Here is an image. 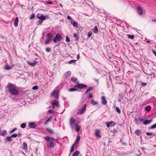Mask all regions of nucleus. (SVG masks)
Listing matches in <instances>:
<instances>
[{
    "instance_id": "31",
    "label": "nucleus",
    "mask_w": 156,
    "mask_h": 156,
    "mask_svg": "<svg viewBox=\"0 0 156 156\" xmlns=\"http://www.w3.org/2000/svg\"><path fill=\"white\" fill-rule=\"evenodd\" d=\"M115 110L117 111V112H118V114H120L121 113V111L120 110L119 108L118 107H116L115 108Z\"/></svg>"
},
{
    "instance_id": "63",
    "label": "nucleus",
    "mask_w": 156,
    "mask_h": 156,
    "mask_svg": "<svg viewBox=\"0 0 156 156\" xmlns=\"http://www.w3.org/2000/svg\"><path fill=\"white\" fill-rule=\"evenodd\" d=\"M80 58V56L79 54H78L77 56V58L78 59H79Z\"/></svg>"
},
{
    "instance_id": "44",
    "label": "nucleus",
    "mask_w": 156,
    "mask_h": 156,
    "mask_svg": "<svg viewBox=\"0 0 156 156\" xmlns=\"http://www.w3.org/2000/svg\"><path fill=\"white\" fill-rule=\"evenodd\" d=\"M66 41L67 42H69L70 41V40L68 36H66Z\"/></svg>"
},
{
    "instance_id": "12",
    "label": "nucleus",
    "mask_w": 156,
    "mask_h": 156,
    "mask_svg": "<svg viewBox=\"0 0 156 156\" xmlns=\"http://www.w3.org/2000/svg\"><path fill=\"white\" fill-rule=\"evenodd\" d=\"M28 126L30 128H34L36 127V125L34 122H30L29 123Z\"/></svg>"
},
{
    "instance_id": "1",
    "label": "nucleus",
    "mask_w": 156,
    "mask_h": 156,
    "mask_svg": "<svg viewBox=\"0 0 156 156\" xmlns=\"http://www.w3.org/2000/svg\"><path fill=\"white\" fill-rule=\"evenodd\" d=\"M9 92L10 94L16 95L18 94V91L15 87L12 84H9L8 87Z\"/></svg>"
},
{
    "instance_id": "62",
    "label": "nucleus",
    "mask_w": 156,
    "mask_h": 156,
    "mask_svg": "<svg viewBox=\"0 0 156 156\" xmlns=\"http://www.w3.org/2000/svg\"><path fill=\"white\" fill-rule=\"evenodd\" d=\"M77 144H78V143H76V142H75L74 143V144L73 145L75 147V146Z\"/></svg>"
},
{
    "instance_id": "52",
    "label": "nucleus",
    "mask_w": 156,
    "mask_h": 156,
    "mask_svg": "<svg viewBox=\"0 0 156 156\" xmlns=\"http://www.w3.org/2000/svg\"><path fill=\"white\" fill-rule=\"evenodd\" d=\"M51 119H52V118H51V117H50L45 122V123H46L47 122H48L50 121H51Z\"/></svg>"
},
{
    "instance_id": "28",
    "label": "nucleus",
    "mask_w": 156,
    "mask_h": 156,
    "mask_svg": "<svg viewBox=\"0 0 156 156\" xmlns=\"http://www.w3.org/2000/svg\"><path fill=\"white\" fill-rule=\"evenodd\" d=\"M23 146L25 150H26L27 149V145L26 143L25 142H23Z\"/></svg>"
},
{
    "instance_id": "61",
    "label": "nucleus",
    "mask_w": 156,
    "mask_h": 156,
    "mask_svg": "<svg viewBox=\"0 0 156 156\" xmlns=\"http://www.w3.org/2000/svg\"><path fill=\"white\" fill-rule=\"evenodd\" d=\"M55 105L52 103V106L53 109L55 108Z\"/></svg>"
},
{
    "instance_id": "14",
    "label": "nucleus",
    "mask_w": 156,
    "mask_h": 156,
    "mask_svg": "<svg viewBox=\"0 0 156 156\" xmlns=\"http://www.w3.org/2000/svg\"><path fill=\"white\" fill-rule=\"evenodd\" d=\"M41 16H37V18L40 20H44L46 19V17L43 14H41Z\"/></svg>"
},
{
    "instance_id": "18",
    "label": "nucleus",
    "mask_w": 156,
    "mask_h": 156,
    "mask_svg": "<svg viewBox=\"0 0 156 156\" xmlns=\"http://www.w3.org/2000/svg\"><path fill=\"white\" fill-rule=\"evenodd\" d=\"M80 128V126L79 125H75L74 127L75 129L77 132H78L79 131Z\"/></svg>"
},
{
    "instance_id": "24",
    "label": "nucleus",
    "mask_w": 156,
    "mask_h": 156,
    "mask_svg": "<svg viewBox=\"0 0 156 156\" xmlns=\"http://www.w3.org/2000/svg\"><path fill=\"white\" fill-rule=\"evenodd\" d=\"M46 129L47 131H48L51 134H53L54 133V131L52 129L49 128H47Z\"/></svg>"
},
{
    "instance_id": "35",
    "label": "nucleus",
    "mask_w": 156,
    "mask_h": 156,
    "mask_svg": "<svg viewBox=\"0 0 156 156\" xmlns=\"http://www.w3.org/2000/svg\"><path fill=\"white\" fill-rule=\"evenodd\" d=\"M34 17H35V15H34V14L32 13L30 17V20H31V19L34 18Z\"/></svg>"
},
{
    "instance_id": "21",
    "label": "nucleus",
    "mask_w": 156,
    "mask_h": 156,
    "mask_svg": "<svg viewBox=\"0 0 156 156\" xmlns=\"http://www.w3.org/2000/svg\"><path fill=\"white\" fill-rule=\"evenodd\" d=\"M12 66H9L8 65H6L5 67V69L6 70H10L12 69Z\"/></svg>"
},
{
    "instance_id": "30",
    "label": "nucleus",
    "mask_w": 156,
    "mask_h": 156,
    "mask_svg": "<svg viewBox=\"0 0 156 156\" xmlns=\"http://www.w3.org/2000/svg\"><path fill=\"white\" fill-rule=\"evenodd\" d=\"M128 37L129 38H131V39H133L134 38V36L133 35H130L127 34Z\"/></svg>"
},
{
    "instance_id": "40",
    "label": "nucleus",
    "mask_w": 156,
    "mask_h": 156,
    "mask_svg": "<svg viewBox=\"0 0 156 156\" xmlns=\"http://www.w3.org/2000/svg\"><path fill=\"white\" fill-rule=\"evenodd\" d=\"M46 50L48 52H50L51 51V49L49 48H46Z\"/></svg>"
},
{
    "instance_id": "53",
    "label": "nucleus",
    "mask_w": 156,
    "mask_h": 156,
    "mask_svg": "<svg viewBox=\"0 0 156 156\" xmlns=\"http://www.w3.org/2000/svg\"><path fill=\"white\" fill-rule=\"evenodd\" d=\"M74 146H72L71 149V150H70V152H72L74 150Z\"/></svg>"
},
{
    "instance_id": "26",
    "label": "nucleus",
    "mask_w": 156,
    "mask_h": 156,
    "mask_svg": "<svg viewBox=\"0 0 156 156\" xmlns=\"http://www.w3.org/2000/svg\"><path fill=\"white\" fill-rule=\"evenodd\" d=\"M70 75L71 72L70 71H68L65 73V74L64 75V76L65 77H67Z\"/></svg>"
},
{
    "instance_id": "7",
    "label": "nucleus",
    "mask_w": 156,
    "mask_h": 156,
    "mask_svg": "<svg viewBox=\"0 0 156 156\" xmlns=\"http://www.w3.org/2000/svg\"><path fill=\"white\" fill-rule=\"evenodd\" d=\"M55 94H56V97L57 98H58L59 97V92L57 90H54L51 93V96L52 97L54 96Z\"/></svg>"
},
{
    "instance_id": "15",
    "label": "nucleus",
    "mask_w": 156,
    "mask_h": 156,
    "mask_svg": "<svg viewBox=\"0 0 156 156\" xmlns=\"http://www.w3.org/2000/svg\"><path fill=\"white\" fill-rule=\"evenodd\" d=\"M52 103L54 104L55 106H56L57 107H60L59 101H58L54 100Z\"/></svg>"
},
{
    "instance_id": "60",
    "label": "nucleus",
    "mask_w": 156,
    "mask_h": 156,
    "mask_svg": "<svg viewBox=\"0 0 156 156\" xmlns=\"http://www.w3.org/2000/svg\"><path fill=\"white\" fill-rule=\"evenodd\" d=\"M152 52L156 56V52L154 50H153Z\"/></svg>"
},
{
    "instance_id": "64",
    "label": "nucleus",
    "mask_w": 156,
    "mask_h": 156,
    "mask_svg": "<svg viewBox=\"0 0 156 156\" xmlns=\"http://www.w3.org/2000/svg\"><path fill=\"white\" fill-rule=\"evenodd\" d=\"M22 135L21 133H18V135L19 136H21Z\"/></svg>"
},
{
    "instance_id": "4",
    "label": "nucleus",
    "mask_w": 156,
    "mask_h": 156,
    "mask_svg": "<svg viewBox=\"0 0 156 156\" xmlns=\"http://www.w3.org/2000/svg\"><path fill=\"white\" fill-rule=\"evenodd\" d=\"M87 87V86L86 85L80 83H78L74 86V87H77L80 89H83Z\"/></svg>"
},
{
    "instance_id": "54",
    "label": "nucleus",
    "mask_w": 156,
    "mask_h": 156,
    "mask_svg": "<svg viewBox=\"0 0 156 156\" xmlns=\"http://www.w3.org/2000/svg\"><path fill=\"white\" fill-rule=\"evenodd\" d=\"M16 129H17L16 128H14L11 131L10 133H12L13 132L15 131L16 130Z\"/></svg>"
},
{
    "instance_id": "36",
    "label": "nucleus",
    "mask_w": 156,
    "mask_h": 156,
    "mask_svg": "<svg viewBox=\"0 0 156 156\" xmlns=\"http://www.w3.org/2000/svg\"><path fill=\"white\" fill-rule=\"evenodd\" d=\"M71 80L73 81V82H76V81H77V79L76 78H75V77H72L71 78Z\"/></svg>"
},
{
    "instance_id": "23",
    "label": "nucleus",
    "mask_w": 156,
    "mask_h": 156,
    "mask_svg": "<svg viewBox=\"0 0 156 156\" xmlns=\"http://www.w3.org/2000/svg\"><path fill=\"white\" fill-rule=\"evenodd\" d=\"M7 134V131L6 130H4L2 131L1 133V135L3 136H5Z\"/></svg>"
},
{
    "instance_id": "41",
    "label": "nucleus",
    "mask_w": 156,
    "mask_h": 156,
    "mask_svg": "<svg viewBox=\"0 0 156 156\" xmlns=\"http://www.w3.org/2000/svg\"><path fill=\"white\" fill-rule=\"evenodd\" d=\"M38 87L37 86H35L33 87L32 89L34 90H36L38 89Z\"/></svg>"
},
{
    "instance_id": "55",
    "label": "nucleus",
    "mask_w": 156,
    "mask_h": 156,
    "mask_svg": "<svg viewBox=\"0 0 156 156\" xmlns=\"http://www.w3.org/2000/svg\"><path fill=\"white\" fill-rule=\"evenodd\" d=\"M93 97V95L92 94L90 93L89 94L88 97L91 98Z\"/></svg>"
},
{
    "instance_id": "22",
    "label": "nucleus",
    "mask_w": 156,
    "mask_h": 156,
    "mask_svg": "<svg viewBox=\"0 0 156 156\" xmlns=\"http://www.w3.org/2000/svg\"><path fill=\"white\" fill-rule=\"evenodd\" d=\"M145 110L148 111L149 112L151 110V107L150 106H147L145 108Z\"/></svg>"
},
{
    "instance_id": "8",
    "label": "nucleus",
    "mask_w": 156,
    "mask_h": 156,
    "mask_svg": "<svg viewBox=\"0 0 156 156\" xmlns=\"http://www.w3.org/2000/svg\"><path fill=\"white\" fill-rule=\"evenodd\" d=\"M71 24L74 27H75L76 28H77L78 27V24L77 22L74 20L73 21H71Z\"/></svg>"
},
{
    "instance_id": "27",
    "label": "nucleus",
    "mask_w": 156,
    "mask_h": 156,
    "mask_svg": "<svg viewBox=\"0 0 156 156\" xmlns=\"http://www.w3.org/2000/svg\"><path fill=\"white\" fill-rule=\"evenodd\" d=\"M80 154V152L78 151H76L74 152L73 154V156H77Z\"/></svg>"
},
{
    "instance_id": "2",
    "label": "nucleus",
    "mask_w": 156,
    "mask_h": 156,
    "mask_svg": "<svg viewBox=\"0 0 156 156\" xmlns=\"http://www.w3.org/2000/svg\"><path fill=\"white\" fill-rule=\"evenodd\" d=\"M47 39L45 42V44H48L50 43V41L52 40L53 38L52 34L51 33H48L46 35Z\"/></svg>"
},
{
    "instance_id": "9",
    "label": "nucleus",
    "mask_w": 156,
    "mask_h": 156,
    "mask_svg": "<svg viewBox=\"0 0 156 156\" xmlns=\"http://www.w3.org/2000/svg\"><path fill=\"white\" fill-rule=\"evenodd\" d=\"M100 131L99 129L95 130V135L97 137L101 138V135L100 134Z\"/></svg>"
},
{
    "instance_id": "39",
    "label": "nucleus",
    "mask_w": 156,
    "mask_h": 156,
    "mask_svg": "<svg viewBox=\"0 0 156 156\" xmlns=\"http://www.w3.org/2000/svg\"><path fill=\"white\" fill-rule=\"evenodd\" d=\"M77 89L75 88H71L69 90V91L71 92L76 91Z\"/></svg>"
},
{
    "instance_id": "6",
    "label": "nucleus",
    "mask_w": 156,
    "mask_h": 156,
    "mask_svg": "<svg viewBox=\"0 0 156 156\" xmlns=\"http://www.w3.org/2000/svg\"><path fill=\"white\" fill-rule=\"evenodd\" d=\"M75 122V120L73 118H71L70 119V124L71 127L72 129H73L74 127V124Z\"/></svg>"
},
{
    "instance_id": "3",
    "label": "nucleus",
    "mask_w": 156,
    "mask_h": 156,
    "mask_svg": "<svg viewBox=\"0 0 156 156\" xmlns=\"http://www.w3.org/2000/svg\"><path fill=\"white\" fill-rule=\"evenodd\" d=\"M62 38L61 34L58 33L55 37L53 39L54 42L55 43H57L60 41L62 39Z\"/></svg>"
},
{
    "instance_id": "59",
    "label": "nucleus",
    "mask_w": 156,
    "mask_h": 156,
    "mask_svg": "<svg viewBox=\"0 0 156 156\" xmlns=\"http://www.w3.org/2000/svg\"><path fill=\"white\" fill-rule=\"evenodd\" d=\"M48 112L51 113H53L54 112L52 110H48Z\"/></svg>"
},
{
    "instance_id": "10",
    "label": "nucleus",
    "mask_w": 156,
    "mask_h": 156,
    "mask_svg": "<svg viewBox=\"0 0 156 156\" xmlns=\"http://www.w3.org/2000/svg\"><path fill=\"white\" fill-rule=\"evenodd\" d=\"M137 10L138 13L140 15H142L143 14V11L140 7L138 6L137 7Z\"/></svg>"
},
{
    "instance_id": "16",
    "label": "nucleus",
    "mask_w": 156,
    "mask_h": 156,
    "mask_svg": "<svg viewBox=\"0 0 156 156\" xmlns=\"http://www.w3.org/2000/svg\"><path fill=\"white\" fill-rule=\"evenodd\" d=\"M45 140L47 141H49L52 140H54V138L52 137H50L48 136L45 137L44 138Z\"/></svg>"
},
{
    "instance_id": "32",
    "label": "nucleus",
    "mask_w": 156,
    "mask_h": 156,
    "mask_svg": "<svg viewBox=\"0 0 156 156\" xmlns=\"http://www.w3.org/2000/svg\"><path fill=\"white\" fill-rule=\"evenodd\" d=\"M26 126V124L25 123H23L21 124L20 125V127L22 128H25Z\"/></svg>"
},
{
    "instance_id": "51",
    "label": "nucleus",
    "mask_w": 156,
    "mask_h": 156,
    "mask_svg": "<svg viewBox=\"0 0 156 156\" xmlns=\"http://www.w3.org/2000/svg\"><path fill=\"white\" fill-rule=\"evenodd\" d=\"M156 128V123L154 125H152L151 126V129H154Z\"/></svg>"
},
{
    "instance_id": "38",
    "label": "nucleus",
    "mask_w": 156,
    "mask_h": 156,
    "mask_svg": "<svg viewBox=\"0 0 156 156\" xmlns=\"http://www.w3.org/2000/svg\"><path fill=\"white\" fill-rule=\"evenodd\" d=\"M18 136V134L17 133H14L11 135V136L12 137H13L14 138Z\"/></svg>"
},
{
    "instance_id": "34",
    "label": "nucleus",
    "mask_w": 156,
    "mask_h": 156,
    "mask_svg": "<svg viewBox=\"0 0 156 156\" xmlns=\"http://www.w3.org/2000/svg\"><path fill=\"white\" fill-rule=\"evenodd\" d=\"M80 136H78L76 139L75 142L78 144L79 143V141L80 140Z\"/></svg>"
},
{
    "instance_id": "11",
    "label": "nucleus",
    "mask_w": 156,
    "mask_h": 156,
    "mask_svg": "<svg viewBox=\"0 0 156 156\" xmlns=\"http://www.w3.org/2000/svg\"><path fill=\"white\" fill-rule=\"evenodd\" d=\"M102 103L104 105H105L107 104V101H106L105 97L104 96H102L101 97Z\"/></svg>"
},
{
    "instance_id": "25",
    "label": "nucleus",
    "mask_w": 156,
    "mask_h": 156,
    "mask_svg": "<svg viewBox=\"0 0 156 156\" xmlns=\"http://www.w3.org/2000/svg\"><path fill=\"white\" fill-rule=\"evenodd\" d=\"M91 103L94 105H95L98 104V102L95 101L94 100L92 99L91 101Z\"/></svg>"
},
{
    "instance_id": "19",
    "label": "nucleus",
    "mask_w": 156,
    "mask_h": 156,
    "mask_svg": "<svg viewBox=\"0 0 156 156\" xmlns=\"http://www.w3.org/2000/svg\"><path fill=\"white\" fill-rule=\"evenodd\" d=\"M93 31L94 33L97 34L98 32V29L97 26H95L93 29Z\"/></svg>"
},
{
    "instance_id": "13",
    "label": "nucleus",
    "mask_w": 156,
    "mask_h": 156,
    "mask_svg": "<svg viewBox=\"0 0 156 156\" xmlns=\"http://www.w3.org/2000/svg\"><path fill=\"white\" fill-rule=\"evenodd\" d=\"M18 18L16 17L15 19V21L14 22V26L15 27H17L18 26Z\"/></svg>"
},
{
    "instance_id": "43",
    "label": "nucleus",
    "mask_w": 156,
    "mask_h": 156,
    "mask_svg": "<svg viewBox=\"0 0 156 156\" xmlns=\"http://www.w3.org/2000/svg\"><path fill=\"white\" fill-rule=\"evenodd\" d=\"M135 133L136 134L139 135L140 133V131L139 130H137L135 131Z\"/></svg>"
},
{
    "instance_id": "49",
    "label": "nucleus",
    "mask_w": 156,
    "mask_h": 156,
    "mask_svg": "<svg viewBox=\"0 0 156 156\" xmlns=\"http://www.w3.org/2000/svg\"><path fill=\"white\" fill-rule=\"evenodd\" d=\"M146 134L148 136H151L153 135V133L151 132V133H149V132H147L146 133Z\"/></svg>"
},
{
    "instance_id": "33",
    "label": "nucleus",
    "mask_w": 156,
    "mask_h": 156,
    "mask_svg": "<svg viewBox=\"0 0 156 156\" xmlns=\"http://www.w3.org/2000/svg\"><path fill=\"white\" fill-rule=\"evenodd\" d=\"M110 122V123L111 126H113L115 125V123L113 121H111Z\"/></svg>"
},
{
    "instance_id": "20",
    "label": "nucleus",
    "mask_w": 156,
    "mask_h": 156,
    "mask_svg": "<svg viewBox=\"0 0 156 156\" xmlns=\"http://www.w3.org/2000/svg\"><path fill=\"white\" fill-rule=\"evenodd\" d=\"M28 63L30 66H34L37 64V62L36 61H35L33 62H28Z\"/></svg>"
},
{
    "instance_id": "17",
    "label": "nucleus",
    "mask_w": 156,
    "mask_h": 156,
    "mask_svg": "<svg viewBox=\"0 0 156 156\" xmlns=\"http://www.w3.org/2000/svg\"><path fill=\"white\" fill-rule=\"evenodd\" d=\"M152 121V119H151L149 120H145L143 124L145 125H147L150 124Z\"/></svg>"
},
{
    "instance_id": "46",
    "label": "nucleus",
    "mask_w": 156,
    "mask_h": 156,
    "mask_svg": "<svg viewBox=\"0 0 156 156\" xmlns=\"http://www.w3.org/2000/svg\"><path fill=\"white\" fill-rule=\"evenodd\" d=\"M93 88L92 87H91L90 88L88 89L86 91V93H87L90 90H93Z\"/></svg>"
},
{
    "instance_id": "45",
    "label": "nucleus",
    "mask_w": 156,
    "mask_h": 156,
    "mask_svg": "<svg viewBox=\"0 0 156 156\" xmlns=\"http://www.w3.org/2000/svg\"><path fill=\"white\" fill-rule=\"evenodd\" d=\"M67 19L68 20H71V21H72L73 20V19H72L70 16H67Z\"/></svg>"
},
{
    "instance_id": "5",
    "label": "nucleus",
    "mask_w": 156,
    "mask_h": 156,
    "mask_svg": "<svg viewBox=\"0 0 156 156\" xmlns=\"http://www.w3.org/2000/svg\"><path fill=\"white\" fill-rule=\"evenodd\" d=\"M55 145V144L52 140L50 141V142L47 144V147L50 148H53L54 146Z\"/></svg>"
},
{
    "instance_id": "57",
    "label": "nucleus",
    "mask_w": 156,
    "mask_h": 156,
    "mask_svg": "<svg viewBox=\"0 0 156 156\" xmlns=\"http://www.w3.org/2000/svg\"><path fill=\"white\" fill-rule=\"evenodd\" d=\"M46 3L47 4H51L52 3V2H48V1H46Z\"/></svg>"
},
{
    "instance_id": "47",
    "label": "nucleus",
    "mask_w": 156,
    "mask_h": 156,
    "mask_svg": "<svg viewBox=\"0 0 156 156\" xmlns=\"http://www.w3.org/2000/svg\"><path fill=\"white\" fill-rule=\"evenodd\" d=\"M106 126L108 128L109 127L111 126H110V122H107V123H106Z\"/></svg>"
},
{
    "instance_id": "48",
    "label": "nucleus",
    "mask_w": 156,
    "mask_h": 156,
    "mask_svg": "<svg viewBox=\"0 0 156 156\" xmlns=\"http://www.w3.org/2000/svg\"><path fill=\"white\" fill-rule=\"evenodd\" d=\"M92 32H89L88 33V37H90L92 35Z\"/></svg>"
},
{
    "instance_id": "58",
    "label": "nucleus",
    "mask_w": 156,
    "mask_h": 156,
    "mask_svg": "<svg viewBox=\"0 0 156 156\" xmlns=\"http://www.w3.org/2000/svg\"><path fill=\"white\" fill-rule=\"evenodd\" d=\"M141 84L142 86H145L146 85V83L144 82H142L141 83Z\"/></svg>"
},
{
    "instance_id": "37",
    "label": "nucleus",
    "mask_w": 156,
    "mask_h": 156,
    "mask_svg": "<svg viewBox=\"0 0 156 156\" xmlns=\"http://www.w3.org/2000/svg\"><path fill=\"white\" fill-rule=\"evenodd\" d=\"M85 108H82V109H81L80 110L79 112V113L80 114H82V113H83V112L85 111Z\"/></svg>"
},
{
    "instance_id": "56",
    "label": "nucleus",
    "mask_w": 156,
    "mask_h": 156,
    "mask_svg": "<svg viewBox=\"0 0 156 156\" xmlns=\"http://www.w3.org/2000/svg\"><path fill=\"white\" fill-rule=\"evenodd\" d=\"M139 121H140V122H144V120L142 119V118H139Z\"/></svg>"
},
{
    "instance_id": "29",
    "label": "nucleus",
    "mask_w": 156,
    "mask_h": 156,
    "mask_svg": "<svg viewBox=\"0 0 156 156\" xmlns=\"http://www.w3.org/2000/svg\"><path fill=\"white\" fill-rule=\"evenodd\" d=\"M6 140L7 141H11L12 140V136H11L7 137Z\"/></svg>"
},
{
    "instance_id": "50",
    "label": "nucleus",
    "mask_w": 156,
    "mask_h": 156,
    "mask_svg": "<svg viewBox=\"0 0 156 156\" xmlns=\"http://www.w3.org/2000/svg\"><path fill=\"white\" fill-rule=\"evenodd\" d=\"M74 37L77 39L78 40V36L76 33H74L73 34Z\"/></svg>"
},
{
    "instance_id": "42",
    "label": "nucleus",
    "mask_w": 156,
    "mask_h": 156,
    "mask_svg": "<svg viewBox=\"0 0 156 156\" xmlns=\"http://www.w3.org/2000/svg\"><path fill=\"white\" fill-rule=\"evenodd\" d=\"M76 61V60H71L69 62V64H71L75 62Z\"/></svg>"
}]
</instances>
